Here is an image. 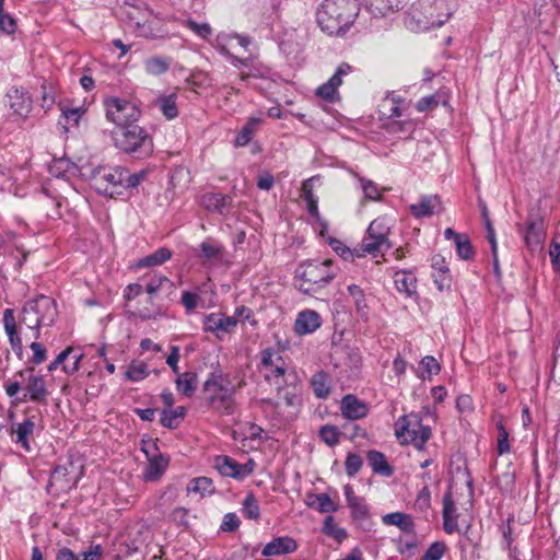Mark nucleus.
<instances>
[{
  "label": "nucleus",
  "mask_w": 560,
  "mask_h": 560,
  "mask_svg": "<svg viewBox=\"0 0 560 560\" xmlns=\"http://www.w3.org/2000/svg\"><path fill=\"white\" fill-rule=\"evenodd\" d=\"M456 254L459 258L464 260H470L475 256V249L471 245L469 237L464 234L463 236H457L455 242Z\"/></svg>",
  "instance_id": "nucleus-56"
},
{
  "label": "nucleus",
  "mask_w": 560,
  "mask_h": 560,
  "mask_svg": "<svg viewBox=\"0 0 560 560\" xmlns=\"http://www.w3.org/2000/svg\"><path fill=\"white\" fill-rule=\"evenodd\" d=\"M318 435L328 446H335L340 441V431L337 427L325 424L319 429Z\"/></svg>",
  "instance_id": "nucleus-59"
},
{
  "label": "nucleus",
  "mask_w": 560,
  "mask_h": 560,
  "mask_svg": "<svg viewBox=\"0 0 560 560\" xmlns=\"http://www.w3.org/2000/svg\"><path fill=\"white\" fill-rule=\"evenodd\" d=\"M3 327L13 352L20 360H22L24 352L23 345L18 332V324L12 308H5L3 311Z\"/></svg>",
  "instance_id": "nucleus-18"
},
{
  "label": "nucleus",
  "mask_w": 560,
  "mask_h": 560,
  "mask_svg": "<svg viewBox=\"0 0 560 560\" xmlns=\"http://www.w3.org/2000/svg\"><path fill=\"white\" fill-rule=\"evenodd\" d=\"M221 38L222 37H218L217 38V42H218L217 50H218V52L221 56H223L233 67H235L237 69H243V68H247L248 69V67L252 66L253 57L240 58V57L233 55L228 49L225 44H221Z\"/></svg>",
  "instance_id": "nucleus-46"
},
{
  "label": "nucleus",
  "mask_w": 560,
  "mask_h": 560,
  "mask_svg": "<svg viewBox=\"0 0 560 560\" xmlns=\"http://www.w3.org/2000/svg\"><path fill=\"white\" fill-rule=\"evenodd\" d=\"M382 522L387 526H397L405 534L415 533V522L412 517L404 512H392L382 516Z\"/></svg>",
  "instance_id": "nucleus-30"
},
{
  "label": "nucleus",
  "mask_w": 560,
  "mask_h": 560,
  "mask_svg": "<svg viewBox=\"0 0 560 560\" xmlns=\"http://www.w3.org/2000/svg\"><path fill=\"white\" fill-rule=\"evenodd\" d=\"M223 375L219 373H210L208 375V378L205 381L202 385V392L210 395V394H221V392L225 390L228 386L223 384Z\"/></svg>",
  "instance_id": "nucleus-51"
},
{
  "label": "nucleus",
  "mask_w": 560,
  "mask_h": 560,
  "mask_svg": "<svg viewBox=\"0 0 560 560\" xmlns=\"http://www.w3.org/2000/svg\"><path fill=\"white\" fill-rule=\"evenodd\" d=\"M202 329L205 332L213 334L218 340H223L226 335L235 331L236 322L222 312H214L203 315Z\"/></svg>",
  "instance_id": "nucleus-12"
},
{
  "label": "nucleus",
  "mask_w": 560,
  "mask_h": 560,
  "mask_svg": "<svg viewBox=\"0 0 560 560\" xmlns=\"http://www.w3.org/2000/svg\"><path fill=\"white\" fill-rule=\"evenodd\" d=\"M340 410L343 418L349 420L363 419L369 413L368 405L355 395L348 394L340 401Z\"/></svg>",
  "instance_id": "nucleus-19"
},
{
  "label": "nucleus",
  "mask_w": 560,
  "mask_h": 560,
  "mask_svg": "<svg viewBox=\"0 0 560 560\" xmlns=\"http://www.w3.org/2000/svg\"><path fill=\"white\" fill-rule=\"evenodd\" d=\"M394 429L395 435L401 445L412 444L418 451L424 450L432 435L431 428L424 425L420 415L415 412L399 417Z\"/></svg>",
  "instance_id": "nucleus-7"
},
{
  "label": "nucleus",
  "mask_w": 560,
  "mask_h": 560,
  "mask_svg": "<svg viewBox=\"0 0 560 560\" xmlns=\"http://www.w3.org/2000/svg\"><path fill=\"white\" fill-rule=\"evenodd\" d=\"M80 467L71 459H67L65 464H59L55 467L50 475V485L57 486L60 491H68L77 487L81 471Z\"/></svg>",
  "instance_id": "nucleus-11"
},
{
  "label": "nucleus",
  "mask_w": 560,
  "mask_h": 560,
  "mask_svg": "<svg viewBox=\"0 0 560 560\" xmlns=\"http://www.w3.org/2000/svg\"><path fill=\"white\" fill-rule=\"evenodd\" d=\"M39 201L43 206H46V203H51L52 205V210L51 211H47L46 212V217L48 219H52V220H56V219H60L61 218V211H60V208H61V198L59 197H54V196H50L47 191V189L43 188V191L39 196Z\"/></svg>",
  "instance_id": "nucleus-49"
},
{
  "label": "nucleus",
  "mask_w": 560,
  "mask_h": 560,
  "mask_svg": "<svg viewBox=\"0 0 560 560\" xmlns=\"http://www.w3.org/2000/svg\"><path fill=\"white\" fill-rule=\"evenodd\" d=\"M313 178L305 180L302 185L303 197L306 202L308 214L320 223L323 228H327V223L320 218L318 210V198L312 191V183Z\"/></svg>",
  "instance_id": "nucleus-34"
},
{
  "label": "nucleus",
  "mask_w": 560,
  "mask_h": 560,
  "mask_svg": "<svg viewBox=\"0 0 560 560\" xmlns=\"http://www.w3.org/2000/svg\"><path fill=\"white\" fill-rule=\"evenodd\" d=\"M224 250V245L220 241L208 236L200 243L197 257L202 260L220 259Z\"/></svg>",
  "instance_id": "nucleus-31"
},
{
  "label": "nucleus",
  "mask_w": 560,
  "mask_h": 560,
  "mask_svg": "<svg viewBox=\"0 0 560 560\" xmlns=\"http://www.w3.org/2000/svg\"><path fill=\"white\" fill-rule=\"evenodd\" d=\"M35 314L39 317L44 326L50 327L58 317L56 301L47 295L39 294L35 299L27 302Z\"/></svg>",
  "instance_id": "nucleus-15"
},
{
  "label": "nucleus",
  "mask_w": 560,
  "mask_h": 560,
  "mask_svg": "<svg viewBox=\"0 0 560 560\" xmlns=\"http://www.w3.org/2000/svg\"><path fill=\"white\" fill-rule=\"evenodd\" d=\"M171 257H172V252L168 248L160 247L159 249L151 253L150 255H147L145 257L139 259L137 262V267L147 268V267L161 266L165 261L170 260Z\"/></svg>",
  "instance_id": "nucleus-45"
},
{
  "label": "nucleus",
  "mask_w": 560,
  "mask_h": 560,
  "mask_svg": "<svg viewBox=\"0 0 560 560\" xmlns=\"http://www.w3.org/2000/svg\"><path fill=\"white\" fill-rule=\"evenodd\" d=\"M386 130L398 138H408L415 131V124L411 120H393L387 124Z\"/></svg>",
  "instance_id": "nucleus-48"
},
{
  "label": "nucleus",
  "mask_w": 560,
  "mask_h": 560,
  "mask_svg": "<svg viewBox=\"0 0 560 560\" xmlns=\"http://www.w3.org/2000/svg\"><path fill=\"white\" fill-rule=\"evenodd\" d=\"M202 207L209 212L225 214L232 205V197L221 192H207L201 197Z\"/></svg>",
  "instance_id": "nucleus-25"
},
{
  "label": "nucleus",
  "mask_w": 560,
  "mask_h": 560,
  "mask_svg": "<svg viewBox=\"0 0 560 560\" xmlns=\"http://www.w3.org/2000/svg\"><path fill=\"white\" fill-rule=\"evenodd\" d=\"M106 118L114 122L118 129L136 125L141 117L139 105L121 97H108L104 101Z\"/></svg>",
  "instance_id": "nucleus-8"
},
{
  "label": "nucleus",
  "mask_w": 560,
  "mask_h": 560,
  "mask_svg": "<svg viewBox=\"0 0 560 560\" xmlns=\"http://www.w3.org/2000/svg\"><path fill=\"white\" fill-rule=\"evenodd\" d=\"M353 67L347 62H341L335 73L327 82L319 85L316 95L329 103H334L338 98V88L343 83V77L350 74Z\"/></svg>",
  "instance_id": "nucleus-13"
},
{
  "label": "nucleus",
  "mask_w": 560,
  "mask_h": 560,
  "mask_svg": "<svg viewBox=\"0 0 560 560\" xmlns=\"http://www.w3.org/2000/svg\"><path fill=\"white\" fill-rule=\"evenodd\" d=\"M260 365L266 369L264 378L271 382L273 378L284 376L287 369L282 355L275 348H266L260 352Z\"/></svg>",
  "instance_id": "nucleus-14"
},
{
  "label": "nucleus",
  "mask_w": 560,
  "mask_h": 560,
  "mask_svg": "<svg viewBox=\"0 0 560 560\" xmlns=\"http://www.w3.org/2000/svg\"><path fill=\"white\" fill-rule=\"evenodd\" d=\"M34 368L27 366L23 370H20L16 372V376H20L21 378H25L27 376V385H26V392L19 397L18 394L22 389V385L19 381H12L7 380L3 384L5 394L13 398L12 404L18 405L21 402L26 401H33L36 404H45L47 396H48V389L46 387V382L44 380L43 375H34Z\"/></svg>",
  "instance_id": "nucleus-6"
},
{
  "label": "nucleus",
  "mask_w": 560,
  "mask_h": 560,
  "mask_svg": "<svg viewBox=\"0 0 560 560\" xmlns=\"http://www.w3.org/2000/svg\"><path fill=\"white\" fill-rule=\"evenodd\" d=\"M339 270L332 259L301 261L294 272V287L303 294L317 293L337 277Z\"/></svg>",
  "instance_id": "nucleus-3"
},
{
  "label": "nucleus",
  "mask_w": 560,
  "mask_h": 560,
  "mask_svg": "<svg viewBox=\"0 0 560 560\" xmlns=\"http://www.w3.org/2000/svg\"><path fill=\"white\" fill-rule=\"evenodd\" d=\"M390 232V221L386 217H378L374 219L366 231V235L363 237L361 248L363 252L376 255L383 247L389 249L393 247L392 242L388 240Z\"/></svg>",
  "instance_id": "nucleus-9"
},
{
  "label": "nucleus",
  "mask_w": 560,
  "mask_h": 560,
  "mask_svg": "<svg viewBox=\"0 0 560 560\" xmlns=\"http://www.w3.org/2000/svg\"><path fill=\"white\" fill-rule=\"evenodd\" d=\"M432 279L439 291L443 292L451 290L452 276L450 270L432 271Z\"/></svg>",
  "instance_id": "nucleus-60"
},
{
  "label": "nucleus",
  "mask_w": 560,
  "mask_h": 560,
  "mask_svg": "<svg viewBox=\"0 0 560 560\" xmlns=\"http://www.w3.org/2000/svg\"><path fill=\"white\" fill-rule=\"evenodd\" d=\"M148 375V365L142 361H132L126 372V377L131 382L143 381Z\"/></svg>",
  "instance_id": "nucleus-55"
},
{
  "label": "nucleus",
  "mask_w": 560,
  "mask_h": 560,
  "mask_svg": "<svg viewBox=\"0 0 560 560\" xmlns=\"http://www.w3.org/2000/svg\"><path fill=\"white\" fill-rule=\"evenodd\" d=\"M75 165L68 159H58L49 166V173L57 178H65L72 174Z\"/></svg>",
  "instance_id": "nucleus-50"
},
{
  "label": "nucleus",
  "mask_w": 560,
  "mask_h": 560,
  "mask_svg": "<svg viewBox=\"0 0 560 560\" xmlns=\"http://www.w3.org/2000/svg\"><path fill=\"white\" fill-rule=\"evenodd\" d=\"M406 0H362L364 10L375 19L385 18L404 8Z\"/></svg>",
  "instance_id": "nucleus-17"
},
{
  "label": "nucleus",
  "mask_w": 560,
  "mask_h": 560,
  "mask_svg": "<svg viewBox=\"0 0 560 560\" xmlns=\"http://www.w3.org/2000/svg\"><path fill=\"white\" fill-rule=\"evenodd\" d=\"M277 394L280 399H283L287 407H299L302 402L301 388L296 384L290 383L285 387L279 386Z\"/></svg>",
  "instance_id": "nucleus-42"
},
{
  "label": "nucleus",
  "mask_w": 560,
  "mask_h": 560,
  "mask_svg": "<svg viewBox=\"0 0 560 560\" xmlns=\"http://www.w3.org/2000/svg\"><path fill=\"white\" fill-rule=\"evenodd\" d=\"M187 415V409L184 406L176 408L163 409L161 412L160 422L164 428L176 429Z\"/></svg>",
  "instance_id": "nucleus-41"
},
{
  "label": "nucleus",
  "mask_w": 560,
  "mask_h": 560,
  "mask_svg": "<svg viewBox=\"0 0 560 560\" xmlns=\"http://www.w3.org/2000/svg\"><path fill=\"white\" fill-rule=\"evenodd\" d=\"M322 325L320 315L314 310L301 311L294 322V331L299 336L310 335Z\"/></svg>",
  "instance_id": "nucleus-20"
},
{
  "label": "nucleus",
  "mask_w": 560,
  "mask_h": 560,
  "mask_svg": "<svg viewBox=\"0 0 560 560\" xmlns=\"http://www.w3.org/2000/svg\"><path fill=\"white\" fill-rule=\"evenodd\" d=\"M172 63L171 57L152 56L143 61L144 71L151 75H161L170 70Z\"/></svg>",
  "instance_id": "nucleus-40"
},
{
  "label": "nucleus",
  "mask_w": 560,
  "mask_h": 560,
  "mask_svg": "<svg viewBox=\"0 0 560 560\" xmlns=\"http://www.w3.org/2000/svg\"><path fill=\"white\" fill-rule=\"evenodd\" d=\"M395 287L407 298L417 296V278L411 271L399 270L394 275Z\"/></svg>",
  "instance_id": "nucleus-29"
},
{
  "label": "nucleus",
  "mask_w": 560,
  "mask_h": 560,
  "mask_svg": "<svg viewBox=\"0 0 560 560\" xmlns=\"http://www.w3.org/2000/svg\"><path fill=\"white\" fill-rule=\"evenodd\" d=\"M198 375L196 372L186 371L178 373L175 380L176 389L185 397H192L197 389Z\"/></svg>",
  "instance_id": "nucleus-35"
},
{
  "label": "nucleus",
  "mask_w": 560,
  "mask_h": 560,
  "mask_svg": "<svg viewBox=\"0 0 560 560\" xmlns=\"http://www.w3.org/2000/svg\"><path fill=\"white\" fill-rule=\"evenodd\" d=\"M545 238L544 220L541 217L530 215L526 222V231L524 241L528 248L532 250L536 249L541 245Z\"/></svg>",
  "instance_id": "nucleus-23"
},
{
  "label": "nucleus",
  "mask_w": 560,
  "mask_h": 560,
  "mask_svg": "<svg viewBox=\"0 0 560 560\" xmlns=\"http://www.w3.org/2000/svg\"><path fill=\"white\" fill-rule=\"evenodd\" d=\"M61 116L59 124H61L66 131L72 127H78L82 116L85 113V108L82 106L68 107L60 105Z\"/></svg>",
  "instance_id": "nucleus-39"
},
{
  "label": "nucleus",
  "mask_w": 560,
  "mask_h": 560,
  "mask_svg": "<svg viewBox=\"0 0 560 560\" xmlns=\"http://www.w3.org/2000/svg\"><path fill=\"white\" fill-rule=\"evenodd\" d=\"M155 104L167 120L175 119L178 116L176 93L160 95L156 98Z\"/></svg>",
  "instance_id": "nucleus-38"
},
{
  "label": "nucleus",
  "mask_w": 560,
  "mask_h": 560,
  "mask_svg": "<svg viewBox=\"0 0 560 560\" xmlns=\"http://www.w3.org/2000/svg\"><path fill=\"white\" fill-rule=\"evenodd\" d=\"M148 465L144 469L143 477L147 481H156L161 478L164 471L168 467V458L159 454L153 457H149Z\"/></svg>",
  "instance_id": "nucleus-32"
},
{
  "label": "nucleus",
  "mask_w": 560,
  "mask_h": 560,
  "mask_svg": "<svg viewBox=\"0 0 560 560\" xmlns=\"http://www.w3.org/2000/svg\"><path fill=\"white\" fill-rule=\"evenodd\" d=\"M103 555V548L101 545H92L89 550L80 553V557H77L75 553L63 547L58 550L56 555V560H100Z\"/></svg>",
  "instance_id": "nucleus-33"
},
{
  "label": "nucleus",
  "mask_w": 560,
  "mask_h": 560,
  "mask_svg": "<svg viewBox=\"0 0 560 560\" xmlns=\"http://www.w3.org/2000/svg\"><path fill=\"white\" fill-rule=\"evenodd\" d=\"M187 491L200 493L201 495L210 494L214 491L213 482L208 477L194 478L189 481Z\"/></svg>",
  "instance_id": "nucleus-54"
},
{
  "label": "nucleus",
  "mask_w": 560,
  "mask_h": 560,
  "mask_svg": "<svg viewBox=\"0 0 560 560\" xmlns=\"http://www.w3.org/2000/svg\"><path fill=\"white\" fill-rule=\"evenodd\" d=\"M451 16L444 0H418L408 10L405 25L412 32L441 27Z\"/></svg>",
  "instance_id": "nucleus-4"
},
{
  "label": "nucleus",
  "mask_w": 560,
  "mask_h": 560,
  "mask_svg": "<svg viewBox=\"0 0 560 560\" xmlns=\"http://www.w3.org/2000/svg\"><path fill=\"white\" fill-rule=\"evenodd\" d=\"M260 122L261 119L259 117H250L236 135L234 145L236 148L246 147L253 139L254 132Z\"/></svg>",
  "instance_id": "nucleus-44"
},
{
  "label": "nucleus",
  "mask_w": 560,
  "mask_h": 560,
  "mask_svg": "<svg viewBox=\"0 0 560 560\" xmlns=\"http://www.w3.org/2000/svg\"><path fill=\"white\" fill-rule=\"evenodd\" d=\"M35 429V422L27 418L23 422L13 423L11 427L12 440L16 445H20L25 452H31L28 438Z\"/></svg>",
  "instance_id": "nucleus-28"
},
{
  "label": "nucleus",
  "mask_w": 560,
  "mask_h": 560,
  "mask_svg": "<svg viewBox=\"0 0 560 560\" xmlns=\"http://www.w3.org/2000/svg\"><path fill=\"white\" fill-rule=\"evenodd\" d=\"M19 323L21 326L30 328H37L43 327L44 323L39 319V317L35 314L33 308L25 303V305L22 307L21 315L19 317Z\"/></svg>",
  "instance_id": "nucleus-53"
},
{
  "label": "nucleus",
  "mask_w": 560,
  "mask_h": 560,
  "mask_svg": "<svg viewBox=\"0 0 560 560\" xmlns=\"http://www.w3.org/2000/svg\"><path fill=\"white\" fill-rule=\"evenodd\" d=\"M183 24L202 39H208L212 34V28L208 23H197L191 19H187Z\"/></svg>",
  "instance_id": "nucleus-61"
},
{
  "label": "nucleus",
  "mask_w": 560,
  "mask_h": 560,
  "mask_svg": "<svg viewBox=\"0 0 560 560\" xmlns=\"http://www.w3.org/2000/svg\"><path fill=\"white\" fill-rule=\"evenodd\" d=\"M431 506V491L428 486H424L417 494L415 501V509L418 512L427 513Z\"/></svg>",
  "instance_id": "nucleus-62"
},
{
  "label": "nucleus",
  "mask_w": 560,
  "mask_h": 560,
  "mask_svg": "<svg viewBox=\"0 0 560 560\" xmlns=\"http://www.w3.org/2000/svg\"><path fill=\"white\" fill-rule=\"evenodd\" d=\"M234 387H228L221 394H210L207 396V404L214 410H223V413L231 416L234 413Z\"/></svg>",
  "instance_id": "nucleus-24"
},
{
  "label": "nucleus",
  "mask_w": 560,
  "mask_h": 560,
  "mask_svg": "<svg viewBox=\"0 0 560 560\" xmlns=\"http://www.w3.org/2000/svg\"><path fill=\"white\" fill-rule=\"evenodd\" d=\"M149 170L142 168L131 173L125 166L98 167L93 172V182L98 192L113 197L114 195L133 196L148 177Z\"/></svg>",
  "instance_id": "nucleus-1"
},
{
  "label": "nucleus",
  "mask_w": 560,
  "mask_h": 560,
  "mask_svg": "<svg viewBox=\"0 0 560 560\" xmlns=\"http://www.w3.org/2000/svg\"><path fill=\"white\" fill-rule=\"evenodd\" d=\"M214 467L224 477H232L234 479H243L252 474V469L242 470V465L235 459L226 455H219L214 459Z\"/></svg>",
  "instance_id": "nucleus-22"
},
{
  "label": "nucleus",
  "mask_w": 560,
  "mask_h": 560,
  "mask_svg": "<svg viewBox=\"0 0 560 560\" xmlns=\"http://www.w3.org/2000/svg\"><path fill=\"white\" fill-rule=\"evenodd\" d=\"M350 515L357 528L364 533L373 530V521L370 512V506L366 504L365 499L353 503L349 506Z\"/></svg>",
  "instance_id": "nucleus-21"
},
{
  "label": "nucleus",
  "mask_w": 560,
  "mask_h": 560,
  "mask_svg": "<svg viewBox=\"0 0 560 560\" xmlns=\"http://www.w3.org/2000/svg\"><path fill=\"white\" fill-rule=\"evenodd\" d=\"M113 139L115 147L120 152L135 159H147L152 155L154 150L151 135L137 124L117 129Z\"/></svg>",
  "instance_id": "nucleus-5"
},
{
  "label": "nucleus",
  "mask_w": 560,
  "mask_h": 560,
  "mask_svg": "<svg viewBox=\"0 0 560 560\" xmlns=\"http://www.w3.org/2000/svg\"><path fill=\"white\" fill-rule=\"evenodd\" d=\"M135 32L138 36L148 39H162L168 36V30L158 18H151L144 21H135Z\"/></svg>",
  "instance_id": "nucleus-16"
},
{
  "label": "nucleus",
  "mask_w": 560,
  "mask_h": 560,
  "mask_svg": "<svg viewBox=\"0 0 560 560\" xmlns=\"http://www.w3.org/2000/svg\"><path fill=\"white\" fill-rule=\"evenodd\" d=\"M323 533L326 536L331 537L339 542L343 541L348 537L347 530L342 527H339L335 523V518L332 515H327L325 517L323 524Z\"/></svg>",
  "instance_id": "nucleus-47"
},
{
  "label": "nucleus",
  "mask_w": 560,
  "mask_h": 560,
  "mask_svg": "<svg viewBox=\"0 0 560 560\" xmlns=\"http://www.w3.org/2000/svg\"><path fill=\"white\" fill-rule=\"evenodd\" d=\"M368 463L372 470L381 476L389 477L393 475V468L387 463L385 455L376 450H371L366 455Z\"/></svg>",
  "instance_id": "nucleus-37"
},
{
  "label": "nucleus",
  "mask_w": 560,
  "mask_h": 560,
  "mask_svg": "<svg viewBox=\"0 0 560 560\" xmlns=\"http://www.w3.org/2000/svg\"><path fill=\"white\" fill-rule=\"evenodd\" d=\"M298 549V542L290 536H280L269 541L262 549L265 557L282 556L294 552Z\"/></svg>",
  "instance_id": "nucleus-26"
},
{
  "label": "nucleus",
  "mask_w": 560,
  "mask_h": 560,
  "mask_svg": "<svg viewBox=\"0 0 560 560\" xmlns=\"http://www.w3.org/2000/svg\"><path fill=\"white\" fill-rule=\"evenodd\" d=\"M362 464L363 462L360 455L355 453H348L345 462L346 474L349 477H354L360 471Z\"/></svg>",
  "instance_id": "nucleus-63"
},
{
  "label": "nucleus",
  "mask_w": 560,
  "mask_h": 560,
  "mask_svg": "<svg viewBox=\"0 0 560 560\" xmlns=\"http://www.w3.org/2000/svg\"><path fill=\"white\" fill-rule=\"evenodd\" d=\"M5 104L15 121H24L33 109V100L23 86L12 85L5 93Z\"/></svg>",
  "instance_id": "nucleus-10"
},
{
  "label": "nucleus",
  "mask_w": 560,
  "mask_h": 560,
  "mask_svg": "<svg viewBox=\"0 0 560 560\" xmlns=\"http://www.w3.org/2000/svg\"><path fill=\"white\" fill-rule=\"evenodd\" d=\"M311 387L316 398L326 399L331 390L329 375L320 370L311 377Z\"/></svg>",
  "instance_id": "nucleus-36"
},
{
  "label": "nucleus",
  "mask_w": 560,
  "mask_h": 560,
  "mask_svg": "<svg viewBox=\"0 0 560 560\" xmlns=\"http://www.w3.org/2000/svg\"><path fill=\"white\" fill-rule=\"evenodd\" d=\"M242 512L248 520L258 521L260 518V508L255 495L249 492L242 503Z\"/></svg>",
  "instance_id": "nucleus-52"
},
{
  "label": "nucleus",
  "mask_w": 560,
  "mask_h": 560,
  "mask_svg": "<svg viewBox=\"0 0 560 560\" xmlns=\"http://www.w3.org/2000/svg\"><path fill=\"white\" fill-rule=\"evenodd\" d=\"M306 504L307 506L317 510L319 513H331L337 511V505L327 493L310 494Z\"/></svg>",
  "instance_id": "nucleus-43"
},
{
  "label": "nucleus",
  "mask_w": 560,
  "mask_h": 560,
  "mask_svg": "<svg viewBox=\"0 0 560 560\" xmlns=\"http://www.w3.org/2000/svg\"><path fill=\"white\" fill-rule=\"evenodd\" d=\"M440 205L438 195H423L417 203L409 206V211L416 219L429 218L435 213V208Z\"/></svg>",
  "instance_id": "nucleus-27"
},
{
  "label": "nucleus",
  "mask_w": 560,
  "mask_h": 560,
  "mask_svg": "<svg viewBox=\"0 0 560 560\" xmlns=\"http://www.w3.org/2000/svg\"><path fill=\"white\" fill-rule=\"evenodd\" d=\"M73 352L69 357V362L62 365V372L68 375H73L80 369V364L82 359L84 358V353L81 348L72 347Z\"/></svg>",
  "instance_id": "nucleus-57"
},
{
  "label": "nucleus",
  "mask_w": 560,
  "mask_h": 560,
  "mask_svg": "<svg viewBox=\"0 0 560 560\" xmlns=\"http://www.w3.org/2000/svg\"><path fill=\"white\" fill-rule=\"evenodd\" d=\"M269 74L270 69L267 66L255 62V60L253 59L252 66L248 67V72L241 73V80L247 81L249 78L266 79L268 78Z\"/></svg>",
  "instance_id": "nucleus-58"
},
{
  "label": "nucleus",
  "mask_w": 560,
  "mask_h": 560,
  "mask_svg": "<svg viewBox=\"0 0 560 560\" xmlns=\"http://www.w3.org/2000/svg\"><path fill=\"white\" fill-rule=\"evenodd\" d=\"M360 12L358 0H324L316 12L323 32L331 36H343Z\"/></svg>",
  "instance_id": "nucleus-2"
},
{
  "label": "nucleus",
  "mask_w": 560,
  "mask_h": 560,
  "mask_svg": "<svg viewBox=\"0 0 560 560\" xmlns=\"http://www.w3.org/2000/svg\"><path fill=\"white\" fill-rule=\"evenodd\" d=\"M446 546L442 541L432 542L425 550L421 560H441L445 552Z\"/></svg>",
  "instance_id": "nucleus-64"
}]
</instances>
